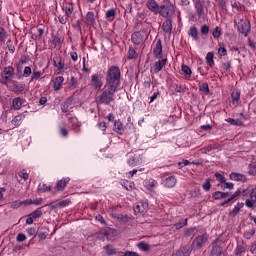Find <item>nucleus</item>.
Returning <instances> with one entry per match:
<instances>
[{
    "label": "nucleus",
    "mask_w": 256,
    "mask_h": 256,
    "mask_svg": "<svg viewBox=\"0 0 256 256\" xmlns=\"http://www.w3.org/2000/svg\"><path fill=\"white\" fill-rule=\"evenodd\" d=\"M105 85L107 87L119 89L121 86V69H119L118 66H110L108 68Z\"/></svg>",
    "instance_id": "nucleus-1"
},
{
    "label": "nucleus",
    "mask_w": 256,
    "mask_h": 256,
    "mask_svg": "<svg viewBox=\"0 0 256 256\" xmlns=\"http://www.w3.org/2000/svg\"><path fill=\"white\" fill-rule=\"evenodd\" d=\"M119 89L104 85L102 93L96 97L97 105H111L115 101V93Z\"/></svg>",
    "instance_id": "nucleus-2"
},
{
    "label": "nucleus",
    "mask_w": 256,
    "mask_h": 256,
    "mask_svg": "<svg viewBox=\"0 0 256 256\" xmlns=\"http://www.w3.org/2000/svg\"><path fill=\"white\" fill-rule=\"evenodd\" d=\"M175 14V6H173V3L166 2L163 5H160L158 15L160 17H163L164 19H169V17H173Z\"/></svg>",
    "instance_id": "nucleus-3"
},
{
    "label": "nucleus",
    "mask_w": 256,
    "mask_h": 256,
    "mask_svg": "<svg viewBox=\"0 0 256 256\" xmlns=\"http://www.w3.org/2000/svg\"><path fill=\"white\" fill-rule=\"evenodd\" d=\"M127 163L129 167H137V165H141L143 158H141V154L135 153V152H130L127 155Z\"/></svg>",
    "instance_id": "nucleus-4"
},
{
    "label": "nucleus",
    "mask_w": 256,
    "mask_h": 256,
    "mask_svg": "<svg viewBox=\"0 0 256 256\" xmlns=\"http://www.w3.org/2000/svg\"><path fill=\"white\" fill-rule=\"evenodd\" d=\"M15 74V68L13 66H8L4 69V72L2 73V79L1 83L3 85H7L9 81H13V75Z\"/></svg>",
    "instance_id": "nucleus-5"
},
{
    "label": "nucleus",
    "mask_w": 256,
    "mask_h": 256,
    "mask_svg": "<svg viewBox=\"0 0 256 256\" xmlns=\"http://www.w3.org/2000/svg\"><path fill=\"white\" fill-rule=\"evenodd\" d=\"M209 240L207 234L198 235L192 242L193 249H202L207 244Z\"/></svg>",
    "instance_id": "nucleus-6"
},
{
    "label": "nucleus",
    "mask_w": 256,
    "mask_h": 256,
    "mask_svg": "<svg viewBox=\"0 0 256 256\" xmlns=\"http://www.w3.org/2000/svg\"><path fill=\"white\" fill-rule=\"evenodd\" d=\"M238 31L247 37L251 31V22L249 20H240L238 22Z\"/></svg>",
    "instance_id": "nucleus-7"
},
{
    "label": "nucleus",
    "mask_w": 256,
    "mask_h": 256,
    "mask_svg": "<svg viewBox=\"0 0 256 256\" xmlns=\"http://www.w3.org/2000/svg\"><path fill=\"white\" fill-rule=\"evenodd\" d=\"M167 65V58L161 59L153 64L150 68L151 73L157 75V73L163 71V67Z\"/></svg>",
    "instance_id": "nucleus-8"
},
{
    "label": "nucleus",
    "mask_w": 256,
    "mask_h": 256,
    "mask_svg": "<svg viewBox=\"0 0 256 256\" xmlns=\"http://www.w3.org/2000/svg\"><path fill=\"white\" fill-rule=\"evenodd\" d=\"M146 7L154 15H159V9H160L161 5H159V3H157V1L147 0Z\"/></svg>",
    "instance_id": "nucleus-9"
},
{
    "label": "nucleus",
    "mask_w": 256,
    "mask_h": 256,
    "mask_svg": "<svg viewBox=\"0 0 256 256\" xmlns=\"http://www.w3.org/2000/svg\"><path fill=\"white\" fill-rule=\"evenodd\" d=\"M248 246L245 242H238L234 250L235 256H244L247 253Z\"/></svg>",
    "instance_id": "nucleus-10"
},
{
    "label": "nucleus",
    "mask_w": 256,
    "mask_h": 256,
    "mask_svg": "<svg viewBox=\"0 0 256 256\" xmlns=\"http://www.w3.org/2000/svg\"><path fill=\"white\" fill-rule=\"evenodd\" d=\"M256 187L250 191V199H246V207L249 209H255L256 205Z\"/></svg>",
    "instance_id": "nucleus-11"
},
{
    "label": "nucleus",
    "mask_w": 256,
    "mask_h": 256,
    "mask_svg": "<svg viewBox=\"0 0 256 256\" xmlns=\"http://www.w3.org/2000/svg\"><path fill=\"white\" fill-rule=\"evenodd\" d=\"M153 55L157 59H162L163 57V45L161 44V40L156 42V46L153 49Z\"/></svg>",
    "instance_id": "nucleus-12"
},
{
    "label": "nucleus",
    "mask_w": 256,
    "mask_h": 256,
    "mask_svg": "<svg viewBox=\"0 0 256 256\" xmlns=\"http://www.w3.org/2000/svg\"><path fill=\"white\" fill-rule=\"evenodd\" d=\"M54 67H57L58 71H63L65 68V60H63V57L56 56L53 58Z\"/></svg>",
    "instance_id": "nucleus-13"
},
{
    "label": "nucleus",
    "mask_w": 256,
    "mask_h": 256,
    "mask_svg": "<svg viewBox=\"0 0 256 256\" xmlns=\"http://www.w3.org/2000/svg\"><path fill=\"white\" fill-rule=\"evenodd\" d=\"M91 83L94 89H101V87H103V81L97 74L91 76Z\"/></svg>",
    "instance_id": "nucleus-14"
},
{
    "label": "nucleus",
    "mask_w": 256,
    "mask_h": 256,
    "mask_svg": "<svg viewBox=\"0 0 256 256\" xmlns=\"http://www.w3.org/2000/svg\"><path fill=\"white\" fill-rule=\"evenodd\" d=\"M230 179H231V181H241L242 183H246L247 176H245L241 173L232 172L230 174Z\"/></svg>",
    "instance_id": "nucleus-15"
},
{
    "label": "nucleus",
    "mask_w": 256,
    "mask_h": 256,
    "mask_svg": "<svg viewBox=\"0 0 256 256\" xmlns=\"http://www.w3.org/2000/svg\"><path fill=\"white\" fill-rule=\"evenodd\" d=\"M85 23L90 27H95V25H97V22L95 21V13L87 12Z\"/></svg>",
    "instance_id": "nucleus-16"
},
{
    "label": "nucleus",
    "mask_w": 256,
    "mask_h": 256,
    "mask_svg": "<svg viewBox=\"0 0 256 256\" xmlns=\"http://www.w3.org/2000/svg\"><path fill=\"white\" fill-rule=\"evenodd\" d=\"M131 41L134 45H141L143 43V35L141 32H135L131 36Z\"/></svg>",
    "instance_id": "nucleus-17"
},
{
    "label": "nucleus",
    "mask_w": 256,
    "mask_h": 256,
    "mask_svg": "<svg viewBox=\"0 0 256 256\" xmlns=\"http://www.w3.org/2000/svg\"><path fill=\"white\" fill-rule=\"evenodd\" d=\"M162 31H164V33H171V31H173V22L171 19H166L162 23Z\"/></svg>",
    "instance_id": "nucleus-18"
},
{
    "label": "nucleus",
    "mask_w": 256,
    "mask_h": 256,
    "mask_svg": "<svg viewBox=\"0 0 256 256\" xmlns=\"http://www.w3.org/2000/svg\"><path fill=\"white\" fill-rule=\"evenodd\" d=\"M164 185L168 188V189H173V187H175V185H177V178H175V176H169L165 179L164 181Z\"/></svg>",
    "instance_id": "nucleus-19"
},
{
    "label": "nucleus",
    "mask_w": 256,
    "mask_h": 256,
    "mask_svg": "<svg viewBox=\"0 0 256 256\" xmlns=\"http://www.w3.org/2000/svg\"><path fill=\"white\" fill-rule=\"evenodd\" d=\"M69 181H71L70 178H63L62 180H59L56 183L57 191H63L65 189V187H67V183H69Z\"/></svg>",
    "instance_id": "nucleus-20"
},
{
    "label": "nucleus",
    "mask_w": 256,
    "mask_h": 256,
    "mask_svg": "<svg viewBox=\"0 0 256 256\" xmlns=\"http://www.w3.org/2000/svg\"><path fill=\"white\" fill-rule=\"evenodd\" d=\"M189 37H192L194 41H199V31H197V27L191 26L188 30Z\"/></svg>",
    "instance_id": "nucleus-21"
},
{
    "label": "nucleus",
    "mask_w": 256,
    "mask_h": 256,
    "mask_svg": "<svg viewBox=\"0 0 256 256\" xmlns=\"http://www.w3.org/2000/svg\"><path fill=\"white\" fill-rule=\"evenodd\" d=\"M63 81H65V78H63V76H57L55 78L53 83L54 91H59V89H61Z\"/></svg>",
    "instance_id": "nucleus-22"
},
{
    "label": "nucleus",
    "mask_w": 256,
    "mask_h": 256,
    "mask_svg": "<svg viewBox=\"0 0 256 256\" xmlns=\"http://www.w3.org/2000/svg\"><path fill=\"white\" fill-rule=\"evenodd\" d=\"M189 247L188 246H183L179 250H177L175 253L172 254V256H189Z\"/></svg>",
    "instance_id": "nucleus-23"
},
{
    "label": "nucleus",
    "mask_w": 256,
    "mask_h": 256,
    "mask_svg": "<svg viewBox=\"0 0 256 256\" xmlns=\"http://www.w3.org/2000/svg\"><path fill=\"white\" fill-rule=\"evenodd\" d=\"M223 255V248L219 245H214L210 251V256H221Z\"/></svg>",
    "instance_id": "nucleus-24"
},
{
    "label": "nucleus",
    "mask_w": 256,
    "mask_h": 256,
    "mask_svg": "<svg viewBox=\"0 0 256 256\" xmlns=\"http://www.w3.org/2000/svg\"><path fill=\"white\" fill-rule=\"evenodd\" d=\"M105 17L108 19V21H113L117 17V10L115 8L107 10Z\"/></svg>",
    "instance_id": "nucleus-25"
},
{
    "label": "nucleus",
    "mask_w": 256,
    "mask_h": 256,
    "mask_svg": "<svg viewBox=\"0 0 256 256\" xmlns=\"http://www.w3.org/2000/svg\"><path fill=\"white\" fill-rule=\"evenodd\" d=\"M26 115L25 114H19L18 116H15L13 120L11 121L12 125H15V127H19L21 125V121L25 119Z\"/></svg>",
    "instance_id": "nucleus-26"
},
{
    "label": "nucleus",
    "mask_w": 256,
    "mask_h": 256,
    "mask_svg": "<svg viewBox=\"0 0 256 256\" xmlns=\"http://www.w3.org/2000/svg\"><path fill=\"white\" fill-rule=\"evenodd\" d=\"M22 105H23V102L21 101V98L17 97V98L13 99L12 109H14V111H19V109H21Z\"/></svg>",
    "instance_id": "nucleus-27"
},
{
    "label": "nucleus",
    "mask_w": 256,
    "mask_h": 256,
    "mask_svg": "<svg viewBox=\"0 0 256 256\" xmlns=\"http://www.w3.org/2000/svg\"><path fill=\"white\" fill-rule=\"evenodd\" d=\"M104 250L106 255L111 256V255H117V249L115 247H113V245H106L104 246Z\"/></svg>",
    "instance_id": "nucleus-28"
},
{
    "label": "nucleus",
    "mask_w": 256,
    "mask_h": 256,
    "mask_svg": "<svg viewBox=\"0 0 256 256\" xmlns=\"http://www.w3.org/2000/svg\"><path fill=\"white\" fill-rule=\"evenodd\" d=\"M63 11H65V15L71 17L73 13V4L71 3H65L62 7Z\"/></svg>",
    "instance_id": "nucleus-29"
},
{
    "label": "nucleus",
    "mask_w": 256,
    "mask_h": 256,
    "mask_svg": "<svg viewBox=\"0 0 256 256\" xmlns=\"http://www.w3.org/2000/svg\"><path fill=\"white\" fill-rule=\"evenodd\" d=\"M195 9L198 17H203V15H205V11L203 10V4H201V2L195 3Z\"/></svg>",
    "instance_id": "nucleus-30"
},
{
    "label": "nucleus",
    "mask_w": 256,
    "mask_h": 256,
    "mask_svg": "<svg viewBox=\"0 0 256 256\" xmlns=\"http://www.w3.org/2000/svg\"><path fill=\"white\" fill-rule=\"evenodd\" d=\"M114 127H115V131H116V133H118V135H123V131H125V129L123 128V124L121 123V121H115Z\"/></svg>",
    "instance_id": "nucleus-31"
},
{
    "label": "nucleus",
    "mask_w": 256,
    "mask_h": 256,
    "mask_svg": "<svg viewBox=\"0 0 256 256\" xmlns=\"http://www.w3.org/2000/svg\"><path fill=\"white\" fill-rule=\"evenodd\" d=\"M226 122L230 123V125H234L235 127H241V125H243V121L239 119L227 118Z\"/></svg>",
    "instance_id": "nucleus-32"
},
{
    "label": "nucleus",
    "mask_w": 256,
    "mask_h": 256,
    "mask_svg": "<svg viewBox=\"0 0 256 256\" xmlns=\"http://www.w3.org/2000/svg\"><path fill=\"white\" fill-rule=\"evenodd\" d=\"M43 207L37 208L34 212L30 213V217H33L34 219H39L43 216Z\"/></svg>",
    "instance_id": "nucleus-33"
},
{
    "label": "nucleus",
    "mask_w": 256,
    "mask_h": 256,
    "mask_svg": "<svg viewBox=\"0 0 256 256\" xmlns=\"http://www.w3.org/2000/svg\"><path fill=\"white\" fill-rule=\"evenodd\" d=\"M47 191H51V186H47V184H39L37 193H47Z\"/></svg>",
    "instance_id": "nucleus-34"
},
{
    "label": "nucleus",
    "mask_w": 256,
    "mask_h": 256,
    "mask_svg": "<svg viewBox=\"0 0 256 256\" xmlns=\"http://www.w3.org/2000/svg\"><path fill=\"white\" fill-rule=\"evenodd\" d=\"M198 232L197 227L188 228L185 230L184 235L185 237H195V234Z\"/></svg>",
    "instance_id": "nucleus-35"
},
{
    "label": "nucleus",
    "mask_w": 256,
    "mask_h": 256,
    "mask_svg": "<svg viewBox=\"0 0 256 256\" xmlns=\"http://www.w3.org/2000/svg\"><path fill=\"white\" fill-rule=\"evenodd\" d=\"M13 91L15 93H22V91H25V84L23 83L14 84Z\"/></svg>",
    "instance_id": "nucleus-36"
},
{
    "label": "nucleus",
    "mask_w": 256,
    "mask_h": 256,
    "mask_svg": "<svg viewBox=\"0 0 256 256\" xmlns=\"http://www.w3.org/2000/svg\"><path fill=\"white\" fill-rule=\"evenodd\" d=\"M244 205V203H238L236 206H234L233 210L231 211V215L235 217L239 213V211L243 209Z\"/></svg>",
    "instance_id": "nucleus-37"
},
{
    "label": "nucleus",
    "mask_w": 256,
    "mask_h": 256,
    "mask_svg": "<svg viewBox=\"0 0 256 256\" xmlns=\"http://www.w3.org/2000/svg\"><path fill=\"white\" fill-rule=\"evenodd\" d=\"M73 27L75 29V31H77L78 33H83V22H81V20H77L74 24H73Z\"/></svg>",
    "instance_id": "nucleus-38"
},
{
    "label": "nucleus",
    "mask_w": 256,
    "mask_h": 256,
    "mask_svg": "<svg viewBox=\"0 0 256 256\" xmlns=\"http://www.w3.org/2000/svg\"><path fill=\"white\" fill-rule=\"evenodd\" d=\"M41 75H43V72L33 70L31 79H30V83H32V81H37V79H39L41 77Z\"/></svg>",
    "instance_id": "nucleus-39"
},
{
    "label": "nucleus",
    "mask_w": 256,
    "mask_h": 256,
    "mask_svg": "<svg viewBox=\"0 0 256 256\" xmlns=\"http://www.w3.org/2000/svg\"><path fill=\"white\" fill-rule=\"evenodd\" d=\"M206 63L209 64V67H213L215 65V61L213 60V53L208 52L206 55Z\"/></svg>",
    "instance_id": "nucleus-40"
},
{
    "label": "nucleus",
    "mask_w": 256,
    "mask_h": 256,
    "mask_svg": "<svg viewBox=\"0 0 256 256\" xmlns=\"http://www.w3.org/2000/svg\"><path fill=\"white\" fill-rule=\"evenodd\" d=\"M5 39H7V32H5V28L0 27V45L5 43Z\"/></svg>",
    "instance_id": "nucleus-41"
},
{
    "label": "nucleus",
    "mask_w": 256,
    "mask_h": 256,
    "mask_svg": "<svg viewBox=\"0 0 256 256\" xmlns=\"http://www.w3.org/2000/svg\"><path fill=\"white\" fill-rule=\"evenodd\" d=\"M138 249H141V251H149L151 247H149V244L147 242H139L137 244Z\"/></svg>",
    "instance_id": "nucleus-42"
},
{
    "label": "nucleus",
    "mask_w": 256,
    "mask_h": 256,
    "mask_svg": "<svg viewBox=\"0 0 256 256\" xmlns=\"http://www.w3.org/2000/svg\"><path fill=\"white\" fill-rule=\"evenodd\" d=\"M231 97H232L233 103H239V100L241 99V92L239 91L232 92Z\"/></svg>",
    "instance_id": "nucleus-43"
},
{
    "label": "nucleus",
    "mask_w": 256,
    "mask_h": 256,
    "mask_svg": "<svg viewBox=\"0 0 256 256\" xmlns=\"http://www.w3.org/2000/svg\"><path fill=\"white\" fill-rule=\"evenodd\" d=\"M200 91L204 93V95H209V84L203 83L199 87Z\"/></svg>",
    "instance_id": "nucleus-44"
},
{
    "label": "nucleus",
    "mask_w": 256,
    "mask_h": 256,
    "mask_svg": "<svg viewBox=\"0 0 256 256\" xmlns=\"http://www.w3.org/2000/svg\"><path fill=\"white\" fill-rule=\"evenodd\" d=\"M137 57V51H135V48L130 47L128 50V59H136Z\"/></svg>",
    "instance_id": "nucleus-45"
},
{
    "label": "nucleus",
    "mask_w": 256,
    "mask_h": 256,
    "mask_svg": "<svg viewBox=\"0 0 256 256\" xmlns=\"http://www.w3.org/2000/svg\"><path fill=\"white\" fill-rule=\"evenodd\" d=\"M185 225H187V219H182L181 221L176 223L174 225V227H175V229L179 230V229H183V227H185Z\"/></svg>",
    "instance_id": "nucleus-46"
},
{
    "label": "nucleus",
    "mask_w": 256,
    "mask_h": 256,
    "mask_svg": "<svg viewBox=\"0 0 256 256\" xmlns=\"http://www.w3.org/2000/svg\"><path fill=\"white\" fill-rule=\"evenodd\" d=\"M182 73H184V75H188L189 77H191V74L193 72L191 71V68H189V66L182 64Z\"/></svg>",
    "instance_id": "nucleus-47"
},
{
    "label": "nucleus",
    "mask_w": 256,
    "mask_h": 256,
    "mask_svg": "<svg viewBox=\"0 0 256 256\" xmlns=\"http://www.w3.org/2000/svg\"><path fill=\"white\" fill-rule=\"evenodd\" d=\"M123 187L126 189V191H132L133 187H135V183L126 181L124 182Z\"/></svg>",
    "instance_id": "nucleus-48"
},
{
    "label": "nucleus",
    "mask_w": 256,
    "mask_h": 256,
    "mask_svg": "<svg viewBox=\"0 0 256 256\" xmlns=\"http://www.w3.org/2000/svg\"><path fill=\"white\" fill-rule=\"evenodd\" d=\"M58 19H59V23H61V25H66L67 21L69 20V16H67V14L62 15V16L60 15L58 17Z\"/></svg>",
    "instance_id": "nucleus-49"
},
{
    "label": "nucleus",
    "mask_w": 256,
    "mask_h": 256,
    "mask_svg": "<svg viewBox=\"0 0 256 256\" xmlns=\"http://www.w3.org/2000/svg\"><path fill=\"white\" fill-rule=\"evenodd\" d=\"M202 189L204 191H210L211 190V182L209 179H207L203 184H202Z\"/></svg>",
    "instance_id": "nucleus-50"
},
{
    "label": "nucleus",
    "mask_w": 256,
    "mask_h": 256,
    "mask_svg": "<svg viewBox=\"0 0 256 256\" xmlns=\"http://www.w3.org/2000/svg\"><path fill=\"white\" fill-rule=\"evenodd\" d=\"M200 32L201 35H209V26L207 24L202 25Z\"/></svg>",
    "instance_id": "nucleus-51"
},
{
    "label": "nucleus",
    "mask_w": 256,
    "mask_h": 256,
    "mask_svg": "<svg viewBox=\"0 0 256 256\" xmlns=\"http://www.w3.org/2000/svg\"><path fill=\"white\" fill-rule=\"evenodd\" d=\"M248 173L252 176H255L256 175V165L255 164H250L248 166Z\"/></svg>",
    "instance_id": "nucleus-52"
},
{
    "label": "nucleus",
    "mask_w": 256,
    "mask_h": 256,
    "mask_svg": "<svg viewBox=\"0 0 256 256\" xmlns=\"http://www.w3.org/2000/svg\"><path fill=\"white\" fill-rule=\"evenodd\" d=\"M27 240V236H25V234L23 233H19L16 237V241H18V243H23V241Z\"/></svg>",
    "instance_id": "nucleus-53"
},
{
    "label": "nucleus",
    "mask_w": 256,
    "mask_h": 256,
    "mask_svg": "<svg viewBox=\"0 0 256 256\" xmlns=\"http://www.w3.org/2000/svg\"><path fill=\"white\" fill-rule=\"evenodd\" d=\"M31 73H33L31 67L26 66L23 71V77H30Z\"/></svg>",
    "instance_id": "nucleus-54"
},
{
    "label": "nucleus",
    "mask_w": 256,
    "mask_h": 256,
    "mask_svg": "<svg viewBox=\"0 0 256 256\" xmlns=\"http://www.w3.org/2000/svg\"><path fill=\"white\" fill-rule=\"evenodd\" d=\"M218 54L220 57H225V55H227V49L224 48V46H221V44L220 48L218 49Z\"/></svg>",
    "instance_id": "nucleus-55"
},
{
    "label": "nucleus",
    "mask_w": 256,
    "mask_h": 256,
    "mask_svg": "<svg viewBox=\"0 0 256 256\" xmlns=\"http://www.w3.org/2000/svg\"><path fill=\"white\" fill-rule=\"evenodd\" d=\"M215 177H216L217 181H219V183H221V185H223V183H225V176L221 175V173H215Z\"/></svg>",
    "instance_id": "nucleus-56"
},
{
    "label": "nucleus",
    "mask_w": 256,
    "mask_h": 256,
    "mask_svg": "<svg viewBox=\"0 0 256 256\" xmlns=\"http://www.w3.org/2000/svg\"><path fill=\"white\" fill-rule=\"evenodd\" d=\"M214 39H219V37H221V30L219 29V27H216L212 33Z\"/></svg>",
    "instance_id": "nucleus-57"
},
{
    "label": "nucleus",
    "mask_w": 256,
    "mask_h": 256,
    "mask_svg": "<svg viewBox=\"0 0 256 256\" xmlns=\"http://www.w3.org/2000/svg\"><path fill=\"white\" fill-rule=\"evenodd\" d=\"M212 197L213 199H216V200L223 199V192L221 191L214 192Z\"/></svg>",
    "instance_id": "nucleus-58"
},
{
    "label": "nucleus",
    "mask_w": 256,
    "mask_h": 256,
    "mask_svg": "<svg viewBox=\"0 0 256 256\" xmlns=\"http://www.w3.org/2000/svg\"><path fill=\"white\" fill-rule=\"evenodd\" d=\"M253 235H255V230H253V229L244 233V237L247 239H251V237H253Z\"/></svg>",
    "instance_id": "nucleus-59"
},
{
    "label": "nucleus",
    "mask_w": 256,
    "mask_h": 256,
    "mask_svg": "<svg viewBox=\"0 0 256 256\" xmlns=\"http://www.w3.org/2000/svg\"><path fill=\"white\" fill-rule=\"evenodd\" d=\"M70 203H71V201H69V200H62V201L58 202V207H67Z\"/></svg>",
    "instance_id": "nucleus-60"
},
{
    "label": "nucleus",
    "mask_w": 256,
    "mask_h": 256,
    "mask_svg": "<svg viewBox=\"0 0 256 256\" xmlns=\"http://www.w3.org/2000/svg\"><path fill=\"white\" fill-rule=\"evenodd\" d=\"M221 187H224V189H233L234 184L231 182H225V183H222Z\"/></svg>",
    "instance_id": "nucleus-61"
},
{
    "label": "nucleus",
    "mask_w": 256,
    "mask_h": 256,
    "mask_svg": "<svg viewBox=\"0 0 256 256\" xmlns=\"http://www.w3.org/2000/svg\"><path fill=\"white\" fill-rule=\"evenodd\" d=\"M7 47L10 53H15V46L11 45V40L7 41Z\"/></svg>",
    "instance_id": "nucleus-62"
},
{
    "label": "nucleus",
    "mask_w": 256,
    "mask_h": 256,
    "mask_svg": "<svg viewBox=\"0 0 256 256\" xmlns=\"http://www.w3.org/2000/svg\"><path fill=\"white\" fill-rule=\"evenodd\" d=\"M142 207H143V204H141V205L137 204L136 206H134V212L135 213H143Z\"/></svg>",
    "instance_id": "nucleus-63"
},
{
    "label": "nucleus",
    "mask_w": 256,
    "mask_h": 256,
    "mask_svg": "<svg viewBox=\"0 0 256 256\" xmlns=\"http://www.w3.org/2000/svg\"><path fill=\"white\" fill-rule=\"evenodd\" d=\"M124 256H139V253L133 251L124 252Z\"/></svg>",
    "instance_id": "nucleus-64"
}]
</instances>
